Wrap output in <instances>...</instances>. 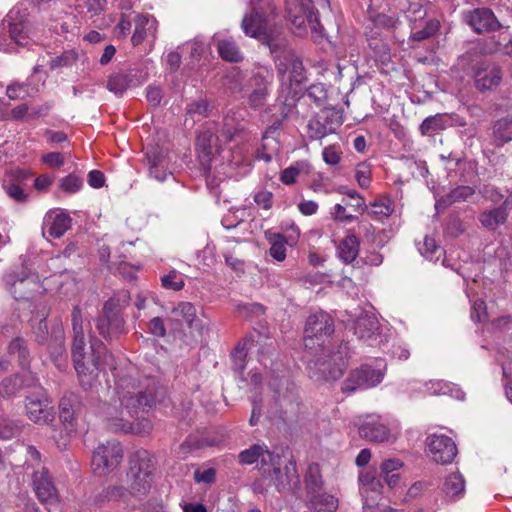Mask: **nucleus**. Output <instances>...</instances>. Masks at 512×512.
<instances>
[{
    "mask_svg": "<svg viewBox=\"0 0 512 512\" xmlns=\"http://www.w3.org/2000/svg\"><path fill=\"white\" fill-rule=\"evenodd\" d=\"M164 395V389L155 379L123 378L118 383L117 399L111 404H104L102 416L110 430L142 433L139 424L132 419L144 418Z\"/></svg>",
    "mask_w": 512,
    "mask_h": 512,
    "instance_id": "obj_1",
    "label": "nucleus"
},
{
    "mask_svg": "<svg viewBox=\"0 0 512 512\" xmlns=\"http://www.w3.org/2000/svg\"><path fill=\"white\" fill-rule=\"evenodd\" d=\"M236 134V128L228 123L207 122L199 132L196 141V149L201 164L209 169L217 156L222 162L229 165H238L242 162L241 154L236 156L230 150L225 151L223 145L231 142Z\"/></svg>",
    "mask_w": 512,
    "mask_h": 512,
    "instance_id": "obj_2",
    "label": "nucleus"
},
{
    "mask_svg": "<svg viewBox=\"0 0 512 512\" xmlns=\"http://www.w3.org/2000/svg\"><path fill=\"white\" fill-rule=\"evenodd\" d=\"M82 370L78 369L76 362L73 361L75 370L80 378L81 384L85 389L91 388L96 381L98 372L106 369H115L116 360L107 350L106 346L97 339L90 340L89 351L86 345L83 347Z\"/></svg>",
    "mask_w": 512,
    "mask_h": 512,
    "instance_id": "obj_3",
    "label": "nucleus"
},
{
    "mask_svg": "<svg viewBox=\"0 0 512 512\" xmlns=\"http://www.w3.org/2000/svg\"><path fill=\"white\" fill-rule=\"evenodd\" d=\"M153 457L146 450L137 451L132 460L128 478L129 493L135 496L144 495L151 487Z\"/></svg>",
    "mask_w": 512,
    "mask_h": 512,
    "instance_id": "obj_4",
    "label": "nucleus"
},
{
    "mask_svg": "<svg viewBox=\"0 0 512 512\" xmlns=\"http://www.w3.org/2000/svg\"><path fill=\"white\" fill-rule=\"evenodd\" d=\"M348 347L340 346L337 351L327 356V359H317L309 363L310 376L315 380H337L342 377L347 368Z\"/></svg>",
    "mask_w": 512,
    "mask_h": 512,
    "instance_id": "obj_5",
    "label": "nucleus"
},
{
    "mask_svg": "<svg viewBox=\"0 0 512 512\" xmlns=\"http://www.w3.org/2000/svg\"><path fill=\"white\" fill-rule=\"evenodd\" d=\"M8 27V33L11 40L17 46H28L38 43L39 37L33 23L25 12L20 10H11L4 19Z\"/></svg>",
    "mask_w": 512,
    "mask_h": 512,
    "instance_id": "obj_6",
    "label": "nucleus"
},
{
    "mask_svg": "<svg viewBox=\"0 0 512 512\" xmlns=\"http://www.w3.org/2000/svg\"><path fill=\"white\" fill-rule=\"evenodd\" d=\"M286 11L291 24L301 34L309 25L312 31L318 32L321 28L318 12L313 6L312 0H288Z\"/></svg>",
    "mask_w": 512,
    "mask_h": 512,
    "instance_id": "obj_7",
    "label": "nucleus"
},
{
    "mask_svg": "<svg viewBox=\"0 0 512 512\" xmlns=\"http://www.w3.org/2000/svg\"><path fill=\"white\" fill-rule=\"evenodd\" d=\"M260 1L261 0H249L250 5L252 6V13L244 16L241 27L247 36L256 39H263L264 44L269 47L270 52L276 53L277 49L280 47V41L270 38L267 35V20L264 15L263 8L256 6Z\"/></svg>",
    "mask_w": 512,
    "mask_h": 512,
    "instance_id": "obj_8",
    "label": "nucleus"
},
{
    "mask_svg": "<svg viewBox=\"0 0 512 512\" xmlns=\"http://www.w3.org/2000/svg\"><path fill=\"white\" fill-rule=\"evenodd\" d=\"M123 458V449L119 442L108 441L100 444L92 455V469L99 477L107 476L114 471Z\"/></svg>",
    "mask_w": 512,
    "mask_h": 512,
    "instance_id": "obj_9",
    "label": "nucleus"
},
{
    "mask_svg": "<svg viewBox=\"0 0 512 512\" xmlns=\"http://www.w3.org/2000/svg\"><path fill=\"white\" fill-rule=\"evenodd\" d=\"M148 77V67L144 64H140L126 71L111 74L106 87L116 96H122L129 88L142 85Z\"/></svg>",
    "mask_w": 512,
    "mask_h": 512,
    "instance_id": "obj_10",
    "label": "nucleus"
},
{
    "mask_svg": "<svg viewBox=\"0 0 512 512\" xmlns=\"http://www.w3.org/2000/svg\"><path fill=\"white\" fill-rule=\"evenodd\" d=\"M334 332L333 319L325 312L311 314L304 329V345L307 349H313L315 341L318 346L324 344V337Z\"/></svg>",
    "mask_w": 512,
    "mask_h": 512,
    "instance_id": "obj_11",
    "label": "nucleus"
},
{
    "mask_svg": "<svg viewBox=\"0 0 512 512\" xmlns=\"http://www.w3.org/2000/svg\"><path fill=\"white\" fill-rule=\"evenodd\" d=\"M272 54L274 55L276 68L282 77L288 74L287 79L291 83H302L306 79L302 60L293 50L285 48L281 41L276 53Z\"/></svg>",
    "mask_w": 512,
    "mask_h": 512,
    "instance_id": "obj_12",
    "label": "nucleus"
},
{
    "mask_svg": "<svg viewBox=\"0 0 512 512\" xmlns=\"http://www.w3.org/2000/svg\"><path fill=\"white\" fill-rule=\"evenodd\" d=\"M273 78V72L268 66L258 65L254 68L249 81L251 92L248 95L252 107L258 108L265 104Z\"/></svg>",
    "mask_w": 512,
    "mask_h": 512,
    "instance_id": "obj_13",
    "label": "nucleus"
},
{
    "mask_svg": "<svg viewBox=\"0 0 512 512\" xmlns=\"http://www.w3.org/2000/svg\"><path fill=\"white\" fill-rule=\"evenodd\" d=\"M384 374L380 369L363 365L361 368L350 372L342 384V392L351 393L357 389H368L378 385L383 380Z\"/></svg>",
    "mask_w": 512,
    "mask_h": 512,
    "instance_id": "obj_14",
    "label": "nucleus"
},
{
    "mask_svg": "<svg viewBox=\"0 0 512 512\" xmlns=\"http://www.w3.org/2000/svg\"><path fill=\"white\" fill-rule=\"evenodd\" d=\"M429 457L436 463L446 465L452 463L458 450L452 438L443 434H432L426 439Z\"/></svg>",
    "mask_w": 512,
    "mask_h": 512,
    "instance_id": "obj_15",
    "label": "nucleus"
},
{
    "mask_svg": "<svg viewBox=\"0 0 512 512\" xmlns=\"http://www.w3.org/2000/svg\"><path fill=\"white\" fill-rule=\"evenodd\" d=\"M408 19L411 22V38L422 41L434 35L439 28V22L434 19L423 20L426 10L419 4H412L408 10Z\"/></svg>",
    "mask_w": 512,
    "mask_h": 512,
    "instance_id": "obj_16",
    "label": "nucleus"
},
{
    "mask_svg": "<svg viewBox=\"0 0 512 512\" xmlns=\"http://www.w3.org/2000/svg\"><path fill=\"white\" fill-rule=\"evenodd\" d=\"M25 409L27 417L35 423L47 424L54 419L53 406L44 392L35 397L27 396Z\"/></svg>",
    "mask_w": 512,
    "mask_h": 512,
    "instance_id": "obj_17",
    "label": "nucleus"
},
{
    "mask_svg": "<svg viewBox=\"0 0 512 512\" xmlns=\"http://www.w3.org/2000/svg\"><path fill=\"white\" fill-rule=\"evenodd\" d=\"M37 275L26 269L20 272H10L4 276V283L7 290L15 299H24L28 292L37 285Z\"/></svg>",
    "mask_w": 512,
    "mask_h": 512,
    "instance_id": "obj_18",
    "label": "nucleus"
},
{
    "mask_svg": "<svg viewBox=\"0 0 512 512\" xmlns=\"http://www.w3.org/2000/svg\"><path fill=\"white\" fill-rule=\"evenodd\" d=\"M239 462L243 465L260 463V469L266 473L268 465H275L281 460L278 454L271 452L265 444H254L242 450L239 455Z\"/></svg>",
    "mask_w": 512,
    "mask_h": 512,
    "instance_id": "obj_19",
    "label": "nucleus"
},
{
    "mask_svg": "<svg viewBox=\"0 0 512 512\" xmlns=\"http://www.w3.org/2000/svg\"><path fill=\"white\" fill-rule=\"evenodd\" d=\"M266 473H268L269 481L274 484L279 492L289 490L299 483L296 466L292 462L281 469L279 460L275 465H268Z\"/></svg>",
    "mask_w": 512,
    "mask_h": 512,
    "instance_id": "obj_20",
    "label": "nucleus"
},
{
    "mask_svg": "<svg viewBox=\"0 0 512 512\" xmlns=\"http://www.w3.org/2000/svg\"><path fill=\"white\" fill-rule=\"evenodd\" d=\"M275 409L279 417L287 420L299 411L298 394L294 385H286L275 391Z\"/></svg>",
    "mask_w": 512,
    "mask_h": 512,
    "instance_id": "obj_21",
    "label": "nucleus"
},
{
    "mask_svg": "<svg viewBox=\"0 0 512 512\" xmlns=\"http://www.w3.org/2000/svg\"><path fill=\"white\" fill-rule=\"evenodd\" d=\"M502 77V70L497 64L483 62L475 69V86L480 91L491 90L501 83Z\"/></svg>",
    "mask_w": 512,
    "mask_h": 512,
    "instance_id": "obj_22",
    "label": "nucleus"
},
{
    "mask_svg": "<svg viewBox=\"0 0 512 512\" xmlns=\"http://www.w3.org/2000/svg\"><path fill=\"white\" fill-rule=\"evenodd\" d=\"M33 488L40 502L55 504L58 501V492L46 469L36 471L33 474Z\"/></svg>",
    "mask_w": 512,
    "mask_h": 512,
    "instance_id": "obj_23",
    "label": "nucleus"
},
{
    "mask_svg": "<svg viewBox=\"0 0 512 512\" xmlns=\"http://www.w3.org/2000/svg\"><path fill=\"white\" fill-rule=\"evenodd\" d=\"M72 330H73V342H72V359L77 364V368L82 370L83 363V347L85 346V331L84 322L82 318L81 309L75 306L72 310Z\"/></svg>",
    "mask_w": 512,
    "mask_h": 512,
    "instance_id": "obj_24",
    "label": "nucleus"
},
{
    "mask_svg": "<svg viewBox=\"0 0 512 512\" xmlns=\"http://www.w3.org/2000/svg\"><path fill=\"white\" fill-rule=\"evenodd\" d=\"M291 230L293 234L289 235L288 239L281 233L272 232L270 230L265 232V238L270 243L269 255L278 262H282L286 259V246L289 241L292 244L299 238V228L292 225Z\"/></svg>",
    "mask_w": 512,
    "mask_h": 512,
    "instance_id": "obj_25",
    "label": "nucleus"
},
{
    "mask_svg": "<svg viewBox=\"0 0 512 512\" xmlns=\"http://www.w3.org/2000/svg\"><path fill=\"white\" fill-rule=\"evenodd\" d=\"M468 25L478 34L491 32L500 27L492 10L487 8L475 9L465 16Z\"/></svg>",
    "mask_w": 512,
    "mask_h": 512,
    "instance_id": "obj_26",
    "label": "nucleus"
},
{
    "mask_svg": "<svg viewBox=\"0 0 512 512\" xmlns=\"http://www.w3.org/2000/svg\"><path fill=\"white\" fill-rule=\"evenodd\" d=\"M359 491L363 503L375 502L382 491L381 481L376 477V471L371 469L362 470L359 473Z\"/></svg>",
    "mask_w": 512,
    "mask_h": 512,
    "instance_id": "obj_27",
    "label": "nucleus"
},
{
    "mask_svg": "<svg viewBox=\"0 0 512 512\" xmlns=\"http://www.w3.org/2000/svg\"><path fill=\"white\" fill-rule=\"evenodd\" d=\"M135 29L131 37L134 46L145 40L154 41L157 33V20L151 15L138 14L134 19Z\"/></svg>",
    "mask_w": 512,
    "mask_h": 512,
    "instance_id": "obj_28",
    "label": "nucleus"
},
{
    "mask_svg": "<svg viewBox=\"0 0 512 512\" xmlns=\"http://www.w3.org/2000/svg\"><path fill=\"white\" fill-rule=\"evenodd\" d=\"M172 320L186 325L189 329H195L199 332L203 331L205 326L197 316L195 306L186 301L179 302L171 311Z\"/></svg>",
    "mask_w": 512,
    "mask_h": 512,
    "instance_id": "obj_29",
    "label": "nucleus"
},
{
    "mask_svg": "<svg viewBox=\"0 0 512 512\" xmlns=\"http://www.w3.org/2000/svg\"><path fill=\"white\" fill-rule=\"evenodd\" d=\"M96 327L99 334L108 340L126 333L125 321L118 313H110V315L104 313L97 319Z\"/></svg>",
    "mask_w": 512,
    "mask_h": 512,
    "instance_id": "obj_30",
    "label": "nucleus"
},
{
    "mask_svg": "<svg viewBox=\"0 0 512 512\" xmlns=\"http://www.w3.org/2000/svg\"><path fill=\"white\" fill-rule=\"evenodd\" d=\"M359 434L374 442H384L390 439V430L378 416H370L360 426Z\"/></svg>",
    "mask_w": 512,
    "mask_h": 512,
    "instance_id": "obj_31",
    "label": "nucleus"
},
{
    "mask_svg": "<svg viewBox=\"0 0 512 512\" xmlns=\"http://www.w3.org/2000/svg\"><path fill=\"white\" fill-rule=\"evenodd\" d=\"M71 226V218L65 213L49 211L43 220V231L53 238H60Z\"/></svg>",
    "mask_w": 512,
    "mask_h": 512,
    "instance_id": "obj_32",
    "label": "nucleus"
},
{
    "mask_svg": "<svg viewBox=\"0 0 512 512\" xmlns=\"http://www.w3.org/2000/svg\"><path fill=\"white\" fill-rule=\"evenodd\" d=\"M220 57L228 62H240L243 60V54L236 43L230 38H222L220 35L213 37Z\"/></svg>",
    "mask_w": 512,
    "mask_h": 512,
    "instance_id": "obj_33",
    "label": "nucleus"
},
{
    "mask_svg": "<svg viewBox=\"0 0 512 512\" xmlns=\"http://www.w3.org/2000/svg\"><path fill=\"white\" fill-rule=\"evenodd\" d=\"M308 504L314 512H335L338 509V499L325 492H317L307 496Z\"/></svg>",
    "mask_w": 512,
    "mask_h": 512,
    "instance_id": "obj_34",
    "label": "nucleus"
},
{
    "mask_svg": "<svg viewBox=\"0 0 512 512\" xmlns=\"http://www.w3.org/2000/svg\"><path fill=\"white\" fill-rule=\"evenodd\" d=\"M442 492L446 498L450 500H457L465 494V480L462 474L454 472L446 476Z\"/></svg>",
    "mask_w": 512,
    "mask_h": 512,
    "instance_id": "obj_35",
    "label": "nucleus"
},
{
    "mask_svg": "<svg viewBox=\"0 0 512 512\" xmlns=\"http://www.w3.org/2000/svg\"><path fill=\"white\" fill-rule=\"evenodd\" d=\"M508 217L507 206L503 205L485 210L479 215V221L483 227L488 230H496L500 225L504 224Z\"/></svg>",
    "mask_w": 512,
    "mask_h": 512,
    "instance_id": "obj_36",
    "label": "nucleus"
},
{
    "mask_svg": "<svg viewBox=\"0 0 512 512\" xmlns=\"http://www.w3.org/2000/svg\"><path fill=\"white\" fill-rule=\"evenodd\" d=\"M359 253V240L354 234L347 235L338 246V256L345 263H352Z\"/></svg>",
    "mask_w": 512,
    "mask_h": 512,
    "instance_id": "obj_37",
    "label": "nucleus"
},
{
    "mask_svg": "<svg viewBox=\"0 0 512 512\" xmlns=\"http://www.w3.org/2000/svg\"><path fill=\"white\" fill-rule=\"evenodd\" d=\"M403 465V462L396 458L386 459L381 463V474L389 487L393 488L398 484L400 479L398 471Z\"/></svg>",
    "mask_w": 512,
    "mask_h": 512,
    "instance_id": "obj_38",
    "label": "nucleus"
},
{
    "mask_svg": "<svg viewBox=\"0 0 512 512\" xmlns=\"http://www.w3.org/2000/svg\"><path fill=\"white\" fill-rule=\"evenodd\" d=\"M474 194L470 186H458L436 202V208H446L454 203L466 201Z\"/></svg>",
    "mask_w": 512,
    "mask_h": 512,
    "instance_id": "obj_39",
    "label": "nucleus"
},
{
    "mask_svg": "<svg viewBox=\"0 0 512 512\" xmlns=\"http://www.w3.org/2000/svg\"><path fill=\"white\" fill-rule=\"evenodd\" d=\"M305 487L307 496L320 492L323 487V480L318 464H311L308 466L305 475Z\"/></svg>",
    "mask_w": 512,
    "mask_h": 512,
    "instance_id": "obj_40",
    "label": "nucleus"
},
{
    "mask_svg": "<svg viewBox=\"0 0 512 512\" xmlns=\"http://www.w3.org/2000/svg\"><path fill=\"white\" fill-rule=\"evenodd\" d=\"M493 135L498 145L512 140V117L501 118L493 126Z\"/></svg>",
    "mask_w": 512,
    "mask_h": 512,
    "instance_id": "obj_41",
    "label": "nucleus"
},
{
    "mask_svg": "<svg viewBox=\"0 0 512 512\" xmlns=\"http://www.w3.org/2000/svg\"><path fill=\"white\" fill-rule=\"evenodd\" d=\"M394 212V204L390 198H380L371 203L369 214L376 220L388 218Z\"/></svg>",
    "mask_w": 512,
    "mask_h": 512,
    "instance_id": "obj_42",
    "label": "nucleus"
},
{
    "mask_svg": "<svg viewBox=\"0 0 512 512\" xmlns=\"http://www.w3.org/2000/svg\"><path fill=\"white\" fill-rule=\"evenodd\" d=\"M129 300L128 291H121L105 302L103 312L107 315L110 313L121 315V311L129 304Z\"/></svg>",
    "mask_w": 512,
    "mask_h": 512,
    "instance_id": "obj_43",
    "label": "nucleus"
},
{
    "mask_svg": "<svg viewBox=\"0 0 512 512\" xmlns=\"http://www.w3.org/2000/svg\"><path fill=\"white\" fill-rule=\"evenodd\" d=\"M377 330L378 322L373 317L359 318L355 327V333L361 339H371Z\"/></svg>",
    "mask_w": 512,
    "mask_h": 512,
    "instance_id": "obj_44",
    "label": "nucleus"
},
{
    "mask_svg": "<svg viewBox=\"0 0 512 512\" xmlns=\"http://www.w3.org/2000/svg\"><path fill=\"white\" fill-rule=\"evenodd\" d=\"M420 253L429 261L437 262L443 255V249L437 245L434 238L426 236L422 246L419 247Z\"/></svg>",
    "mask_w": 512,
    "mask_h": 512,
    "instance_id": "obj_45",
    "label": "nucleus"
},
{
    "mask_svg": "<svg viewBox=\"0 0 512 512\" xmlns=\"http://www.w3.org/2000/svg\"><path fill=\"white\" fill-rule=\"evenodd\" d=\"M308 135L313 140H320L325 136L333 133V129L328 127L326 124L322 123L319 118H313L309 121L308 125Z\"/></svg>",
    "mask_w": 512,
    "mask_h": 512,
    "instance_id": "obj_46",
    "label": "nucleus"
},
{
    "mask_svg": "<svg viewBox=\"0 0 512 512\" xmlns=\"http://www.w3.org/2000/svg\"><path fill=\"white\" fill-rule=\"evenodd\" d=\"M186 113L191 116L194 121L207 117L209 114V103L206 99L193 101L187 105Z\"/></svg>",
    "mask_w": 512,
    "mask_h": 512,
    "instance_id": "obj_47",
    "label": "nucleus"
},
{
    "mask_svg": "<svg viewBox=\"0 0 512 512\" xmlns=\"http://www.w3.org/2000/svg\"><path fill=\"white\" fill-rule=\"evenodd\" d=\"M78 55L74 50L64 51L61 55L52 58L49 62L50 69L70 67L77 61Z\"/></svg>",
    "mask_w": 512,
    "mask_h": 512,
    "instance_id": "obj_48",
    "label": "nucleus"
},
{
    "mask_svg": "<svg viewBox=\"0 0 512 512\" xmlns=\"http://www.w3.org/2000/svg\"><path fill=\"white\" fill-rule=\"evenodd\" d=\"M161 284L165 289L180 291L185 282L181 274L176 270H171L168 274L161 277Z\"/></svg>",
    "mask_w": 512,
    "mask_h": 512,
    "instance_id": "obj_49",
    "label": "nucleus"
},
{
    "mask_svg": "<svg viewBox=\"0 0 512 512\" xmlns=\"http://www.w3.org/2000/svg\"><path fill=\"white\" fill-rule=\"evenodd\" d=\"M9 354L18 355V360L22 368H25L28 365V350L25 346L24 340L21 338L14 339L9 345Z\"/></svg>",
    "mask_w": 512,
    "mask_h": 512,
    "instance_id": "obj_50",
    "label": "nucleus"
},
{
    "mask_svg": "<svg viewBox=\"0 0 512 512\" xmlns=\"http://www.w3.org/2000/svg\"><path fill=\"white\" fill-rule=\"evenodd\" d=\"M106 0H76V8L81 12L86 10L90 17L99 14L105 7Z\"/></svg>",
    "mask_w": 512,
    "mask_h": 512,
    "instance_id": "obj_51",
    "label": "nucleus"
},
{
    "mask_svg": "<svg viewBox=\"0 0 512 512\" xmlns=\"http://www.w3.org/2000/svg\"><path fill=\"white\" fill-rule=\"evenodd\" d=\"M367 13L370 21L376 28H391L396 23L395 18L391 16L381 13L376 14L371 5H368Z\"/></svg>",
    "mask_w": 512,
    "mask_h": 512,
    "instance_id": "obj_52",
    "label": "nucleus"
},
{
    "mask_svg": "<svg viewBox=\"0 0 512 512\" xmlns=\"http://www.w3.org/2000/svg\"><path fill=\"white\" fill-rule=\"evenodd\" d=\"M82 186V179L75 174H69L61 178L59 181L60 189L69 194L77 193L78 191H80Z\"/></svg>",
    "mask_w": 512,
    "mask_h": 512,
    "instance_id": "obj_53",
    "label": "nucleus"
},
{
    "mask_svg": "<svg viewBox=\"0 0 512 512\" xmlns=\"http://www.w3.org/2000/svg\"><path fill=\"white\" fill-rule=\"evenodd\" d=\"M20 389H22V385L20 384L19 375H15L14 377H9L2 381L0 386V394L3 397H11L14 396Z\"/></svg>",
    "mask_w": 512,
    "mask_h": 512,
    "instance_id": "obj_54",
    "label": "nucleus"
},
{
    "mask_svg": "<svg viewBox=\"0 0 512 512\" xmlns=\"http://www.w3.org/2000/svg\"><path fill=\"white\" fill-rule=\"evenodd\" d=\"M60 408V419L65 424L68 425L67 430L72 432L75 430L74 428V411L71 405L67 402L66 399H62L59 405Z\"/></svg>",
    "mask_w": 512,
    "mask_h": 512,
    "instance_id": "obj_55",
    "label": "nucleus"
},
{
    "mask_svg": "<svg viewBox=\"0 0 512 512\" xmlns=\"http://www.w3.org/2000/svg\"><path fill=\"white\" fill-rule=\"evenodd\" d=\"M355 179L361 188H368L371 184V169L365 164L361 163L357 165L355 170Z\"/></svg>",
    "mask_w": 512,
    "mask_h": 512,
    "instance_id": "obj_56",
    "label": "nucleus"
},
{
    "mask_svg": "<svg viewBox=\"0 0 512 512\" xmlns=\"http://www.w3.org/2000/svg\"><path fill=\"white\" fill-rule=\"evenodd\" d=\"M425 392L429 395H446L449 393V383L442 380H430L424 384Z\"/></svg>",
    "mask_w": 512,
    "mask_h": 512,
    "instance_id": "obj_57",
    "label": "nucleus"
},
{
    "mask_svg": "<svg viewBox=\"0 0 512 512\" xmlns=\"http://www.w3.org/2000/svg\"><path fill=\"white\" fill-rule=\"evenodd\" d=\"M20 431L18 424L8 419H0V438L9 439L17 435Z\"/></svg>",
    "mask_w": 512,
    "mask_h": 512,
    "instance_id": "obj_58",
    "label": "nucleus"
},
{
    "mask_svg": "<svg viewBox=\"0 0 512 512\" xmlns=\"http://www.w3.org/2000/svg\"><path fill=\"white\" fill-rule=\"evenodd\" d=\"M15 46H17L13 40H11L8 27L6 23L3 21L0 24V50L4 52H13L15 50Z\"/></svg>",
    "mask_w": 512,
    "mask_h": 512,
    "instance_id": "obj_59",
    "label": "nucleus"
},
{
    "mask_svg": "<svg viewBox=\"0 0 512 512\" xmlns=\"http://www.w3.org/2000/svg\"><path fill=\"white\" fill-rule=\"evenodd\" d=\"M300 164L289 166L281 172L280 180L282 183L286 185H292L295 183L299 173H300Z\"/></svg>",
    "mask_w": 512,
    "mask_h": 512,
    "instance_id": "obj_60",
    "label": "nucleus"
},
{
    "mask_svg": "<svg viewBox=\"0 0 512 512\" xmlns=\"http://www.w3.org/2000/svg\"><path fill=\"white\" fill-rule=\"evenodd\" d=\"M471 318L476 322L487 320L486 304L483 300H476L472 305Z\"/></svg>",
    "mask_w": 512,
    "mask_h": 512,
    "instance_id": "obj_61",
    "label": "nucleus"
},
{
    "mask_svg": "<svg viewBox=\"0 0 512 512\" xmlns=\"http://www.w3.org/2000/svg\"><path fill=\"white\" fill-rule=\"evenodd\" d=\"M5 190L10 198L19 203H23L28 200V194H26L18 184H9L5 186Z\"/></svg>",
    "mask_w": 512,
    "mask_h": 512,
    "instance_id": "obj_62",
    "label": "nucleus"
},
{
    "mask_svg": "<svg viewBox=\"0 0 512 512\" xmlns=\"http://www.w3.org/2000/svg\"><path fill=\"white\" fill-rule=\"evenodd\" d=\"M323 160L328 165H336L341 159V152L333 145L325 147L322 152Z\"/></svg>",
    "mask_w": 512,
    "mask_h": 512,
    "instance_id": "obj_63",
    "label": "nucleus"
},
{
    "mask_svg": "<svg viewBox=\"0 0 512 512\" xmlns=\"http://www.w3.org/2000/svg\"><path fill=\"white\" fill-rule=\"evenodd\" d=\"M149 332L155 337H165L166 328L164 325V321L160 317L152 318L148 323Z\"/></svg>",
    "mask_w": 512,
    "mask_h": 512,
    "instance_id": "obj_64",
    "label": "nucleus"
}]
</instances>
